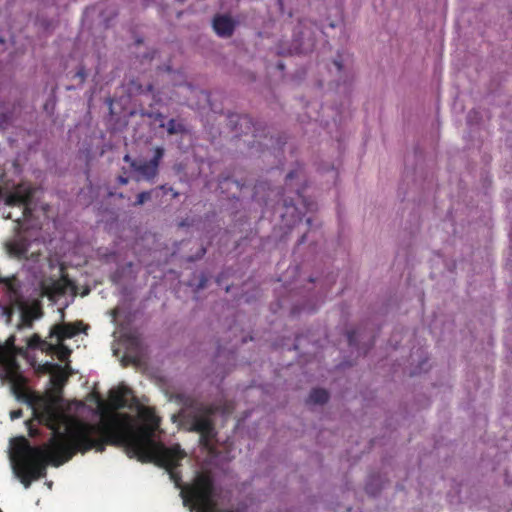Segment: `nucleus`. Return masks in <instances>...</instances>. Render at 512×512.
Here are the masks:
<instances>
[{"mask_svg": "<svg viewBox=\"0 0 512 512\" xmlns=\"http://www.w3.org/2000/svg\"><path fill=\"white\" fill-rule=\"evenodd\" d=\"M102 420L99 423L80 422L71 431L76 450L82 454L95 449L104 452L107 445H123L130 457L142 463H154L165 468L177 488L181 491L191 484L183 486L182 475L178 471L186 452L179 444L166 447L155 441V432L159 428L160 419L150 407H141L139 415L144 421L135 425L132 417L126 413H113L105 416L107 404L98 399Z\"/></svg>", "mask_w": 512, "mask_h": 512, "instance_id": "f257e3e1", "label": "nucleus"}, {"mask_svg": "<svg viewBox=\"0 0 512 512\" xmlns=\"http://www.w3.org/2000/svg\"><path fill=\"white\" fill-rule=\"evenodd\" d=\"M25 402L32 408L33 418L27 420L25 425L28 435L32 438L40 435L34 422L43 424L53 431L49 442L43 446H32L24 436H17L10 440V461L14 475L27 489L32 482L46 476L48 464L59 467L68 462L80 452L76 450L71 431L81 421H75L68 429V435L59 431L61 419V397L54 394L37 396L23 394Z\"/></svg>", "mask_w": 512, "mask_h": 512, "instance_id": "f03ea898", "label": "nucleus"}, {"mask_svg": "<svg viewBox=\"0 0 512 512\" xmlns=\"http://www.w3.org/2000/svg\"><path fill=\"white\" fill-rule=\"evenodd\" d=\"M176 399L182 405L180 416L184 424L188 426V430L199 433L200 446L213 453L215 450L213 440L217 436V431L212 417L218 410L217 406L205 404L184 394L177 395Z\"/></svg>", "mask_w": 512, "mask_h": 512, "instance_id": "7ed1b4c3", "label": "nucleus"}, {"mask_svg": "<svg viewBox=\"0 0 512 512\" xmlns=\"http://www.w3.org/2000/svg\"><path fill=\"white\" fill-rule=\"evenodd\" d=\"M185 505L195 512H216L215 485L210 472H198L191 485L182 490ZM225 512H233L227 510Z\"/></svg>", "mask_w": 512, "mask_h": 512, "instance_id": "20e7f679", "label": "nucleus"}, {"mask_svg": "<svg viewBox=\"0 0 512 512\" xmlns=\"http://www.w3.org/2000/svg\"><path fill=\"white\" fill-rule=\"evenodd\" d=\"M35 194V189L26 183L16 185L11 192L6 194L0 187V201H4L7 206H23L22 216L28 219L32 215L31 204Z\"/></svg>", "mask_w": 512, "mask_h": 512, "instance_id": "39448f33", "label": "nucleus"}, {"mask_svg": "<svg viewBox=\"0 0 512 512\" xmlns=\"http://www.w3.org/2000/svg\"><path fill=\"white\" fill-rule=\"evenodd\" d=\"M128 396L133 397V391L127 387H119L117 389H112L109 392V407L112 410H119L126 407H131L132 405L128 404Z\"/></svg>", "mask_w": 512, "mask_h": 512, "instance_id": "423d86ee", "label": "nucleus"}, {"mask_svg": "<svg viewBox=\"0 0 512 512\" xmlns=\"http://www.w3.org/2000/svg\"><path fill=\"white\" fill-rule=\"evenodd\" d=\"M78 324H72V323H63V324H56L54 325L51 330L49 337H56L57 341L61 343L65 339H70L76 336L80 333V328Z\"/></svg>", "mask_w": 512, "mask_h": 512, "instance_id": "0eeeda50", "label": "nucleus"}, {"mask_svg": "<svg viewBox=\"0 0 512 512\" xmlns=\"http://www.w3.org/2000/svg\"><path fill=\"white\" fill-rule=\"evenodd\" d=\"M212 24L215 33L220 37L228 38L234 33L235 22L228 15H216Z\"/></svg>", "mask_w": 512, "mask_h": 512, "instance_id": "6e6552de", "label": "nucleus"}, {"mask_svg": "<svg viewBox=\"0 0 512 512\" xmlns=\"http://www.w3.org/2000/svg\"><path fill=\"white\" fill-rule=\"evenodd\" d=\"M30 243L25 238H20L8 245V251L19 260H27Z\"/></svg>", "mask_w": 512, "mask_h": 512, "instance_id": "1a4fd4ad", "label": "nucleus"}, {"mask_svg": "<svg viewBox=\"0 0 512 512\" xmlns=\"http://www.w3.org/2000/svg\"><path fill=\"white\" fill-rule=\"evenodd\" d=\"M408 178L407 182V189L404 187L405 183L403 182L398 189V195L402 197V201H405L406 199L411 201V209H414L415 203H414V187H415V177L414 174L411 173V175L406 176Z\"/></svg>", "mask_w": 512, "mask_h": 512, "instance_id": "9d476101", "label": "nucleus"}, {"mask_svg": "<svg viewBox=\"0 0 512 512\" xmlns=\"http://www.w3.org/2000/svg\"><path fill=\"white\" fill-rule=\"evenodd\" d=\"M229 121L231 124L235 125V128H237V125H240L241 133L245 134L248 130H251L253 126L251 118L247 115H230Z\"/></svg>", "mask_w": 512, "mask_h": 512, "instance_id": "9b49d317", "label": "nucleus"}, {"mask_svg": "<svg viewBox=\"0 0 512 512\" xmlns=\"http://www.w3.org/2000/svg\"><path fill=\"white\" fill-rule=\"evenodd\" d=\"M131 166L147 179H153L158 173V169L155 168L154 165H152L149 161H145L140 164L132 162Z\"/></svg>", "mask_w": 512, "mask_h": 512, "instance_id": "f8f14e48", "label": "nucleus"}, {"mask_svg": "<svg viewBox=\"0 0 512 512\" xmlns=\"http://www.w3.org/2000/svg\"><path fill=\"white\" fill-rule=\"evenodd\" d=\"M329 400V394L325 389L315 388L308 397V402L312 404H324Z\"/></svg>", "mask_w": 512, "mask_h": 512, "instance_id": "ddd939ff", "label": "nucleus"}, {"mask_svg": "<svg viewBox=\"0 0 512 512\" xmlns=\"http://www.w3.org/2000/svg\"><path fill=\"white\" fill-rule=\"evenodd\" d=\"M185 131V127L183 124L178 123L175 119H170L167 123V132L170 135H175L179 133H183Z\"/></svg>", "mask_w": 512, "mask_h": 512, "instance_id": "4468645a", "label": "nucleus"}, {"mask_svg": "<svg viewBox=\"0 0 512 512\" xmlns=\"http://www.w3.org/2000/svg\"><path fill=\"white\" fill-rule=\"evenodd\" d=\"M164 156V149L162 147H157L154 151V156L152 159L149 160V162L154 165L155 168L158 169L160 160Z\"/></svg>", "mask_w": 512, "mask_h": 512, "instance_id": "2eb2a0df", "label": "nucleus"}, {"mask_svg": "<svg viewBox=\"0 0 512 512\" xmlns=\"http://www.w3.org/2000/svg\"><path fill=\"white\" fill-rule=\"evenodd\" d=\"M164 156V149L162 147H157L154 151V156L152 159L149 160V162L154 165L155 168L158 169L160 160Z\"/></svg>", "mask_w": 512, "mask_h": 512, "instance_id": "dca6fc26", "label": "nucleus"}, {"mask_svg": "<svg viewBox=\"0 0 512 512\" xmlns=\"http://www.w3.org/2000/svg\"><path fill=\"white\" fill-rule=\"evenodd\" d=\"M151 195H152V191H143V192L139 193L137 195L134 205L138 206V205L144 204L146 201L151 199Z\"/></svg>", "mask_w": 512, "mask_h": 512, "instance_id": "f3484780", "label": "nucleus"}, {"mask_svg": "<svg viewBox=\"0 0 512 512\" xmlns=\"http://www.w3.org/2000/svg\"><path fill=\"white\" fill-rule=\"evenodd\" d=\"M284 206L285 208L289 211L291 210V216L293 218H298L299 219V214L297 213V208L295 207L294 203L292 202V200L290 202H288L287 200L284 201Z\"/></svg>", "mask_w": 512, "mask_h": 512, "instance_id": "a211bd4d", "label": "nucleus"}, {"mask_svg": "<svg viewBox=\"0 0 512 512\" xmlns=\"http://www.w3.org/2000/svg\"><path fill=\"white\" fill-rule=\"evenodd\" d=\"M357 336H358V332L356 330H351V331L347 332L348 343L351 347L356 346Z\"/></svg>", "mask_w": 512, "mask_h": 512, "instance_id": "6ab92c4d", "label": "nucleus"}, {"mask_svg": "<svg viewBox=\"0 0 512 512\" xmlns=\"http://www.w3.org/2000/svg\"><path fill=\"white\" fill-rule=\"evenodd\" d=\"M46 344H47V342L42 340L41 337L37 334H34L30 341V345L34 346V347H41Z\"/></svg>", "mask_w": 512, "mask_h": 512, "instance_id": "aec40b11", "label": "nucleus"}, {"mask_svg": "<svg viewBox=\"0 0 512 512\" xmlns=\"http://www.w3.org/2000/svg\"><path fill=\"white\" fill-rule=\"evenodd\" d=\"M11 120V117L8 113H2L0 115V126L8 125Z\"/></svg>", "mask_w": 512, "mask_h": 512, "instance_id": "412c9836", "label": "nucleus"}, {"mask_svg": "<svg viewBox=\"0 0 512 512\" xmlns=\"http://www.w3.org/2000/svg\"><path fill=\"white\" fill-rule=\"evenodd\" d=\"M23 416V411L22 409H16V410H12L10 412V418L11 420H16V419H19Z\"/></svg>", "mask_w": 512, "mask_h": 512, "instance_id": "4be33fe9", "label": "nucleus"}, {"mask_svg": "<svg viewBox=\"0 0 512 512\" xmlns=\"http://www.w3.org/2000/svg\"><path fill=\"white\" fill-rule=\"evenodd\" d=\"M76 77L80 79L81 82H84L86 79V72L84 67L79 68V70L75 74Z\"/></svg>", "mask_w": 512, "mask_h": 512, "instance_id": "5701e85b", "label": "nucleus"}, {"mask_svg": "<svg viewBox=\"0 0 512 512\" xmlns=\"http://www.w3.org/2000/svg\"><path fill=\"white\" fill-rule=\"evenodd\" d=\"M365 490L368 494L372 495V496H375L378 492V490H374L373 489V486H372V483H367L366 484V487H365Z\"/></svg>", "mask_w": 512, "mask_h": 512, "instance_id": "b1692460", "label": "nucleus"}, {"mask_svg": "<svg viewBox=\"0 0 512 512\" xmlns=\"http://www.w3.org/2000/svg\"><path fill=\"white\" fill-rule=\"evenodd\" d=\"M264 187H265V183H259V184L255 185L254 197H258L260 190H264Z\"/></svg>", "mask_w": 512, "mask_h": 512, "instance_id": "393cba45", "label": "nucleus"}, {"mask_svg": "<svg viewBox=\"0 0 512 512\" xmlns=\"http://www.w3.org/2000/svg\"><path fill=\"white\" fill-rule=\"evenodd\" d=\"M137 91H138L139 93L152 92V91H153V85H152V84H148V85L146 86V88H145V89H142V87H141V86H139V88L137 89Z\"/></svg>", "mask_w": 512, "mask_h": 512, "instance_id": "a878e982", "label": "nucleus"}, {"mask_svg": "<svg viewBox=\"0 0 512 512\" xmlns=\"http://www.w3.org/2000/svg\"><path fill=\"white\" fill-rule=\"evenodd\" d=\"M0 283H6L9 287L10 290H12V284H11V281L9 279H2L0 278Z\"/></svg>", "mask_w": 512, "mask_h": 512, "instance_id": "bb28decb", "label": "nucleus"}, {"mask_svg": "<svg viewBox=\"0 0 512 512\" xmlns=\"http://www.w3.org/2000/svg\"><path fill=\"white\" fill-rule=\"evenodd\" d=\"M118 181H119V183H120V184H122V185H125V184H127V183H128V179H127V178H125V177H123V176H119Z\"/></svg>", "mask_w": 512, "mask_h": 512, "instance_id": "cd10ccee", "label": "nucleus"}, {"mask_svg": "<svg viewBox=\"0 0 512 512\" xmlns=\"http://www.w3.org/2000/svg\"><path fill=\"white\" fill-rule=\"evenodd\" d=\"M295 176V172L294 171H291L287 174L286 176V180L289 181L291 180L293 177Z\"/></svg>", "mask_w": 512, "mask_h": 512, "instance_id": "c85d7f7f", "label": "nucleus"}, {"mask_svg": "<svg viewBox=\"0 0 512 512\" xmlns=\"http://www.w3.org/2000/svg\"><path fill=\"white\" fill-rule=\"evenodd\" d=\"M59 348L63 350V352H65L66 354L70 353L69 349L62 344H59Z\"/></svg>", "mask_w": 512, "mask_h": 512, "instance_id": "c756f323", "label": "nucleus"}, {"mask_svg": "<svg viewBox=\"0 0 512 512\" xmlns=\"http://www.w3.org/2000/svg\"><path fill=\"white\" fill-rule=\"evenodd\" d=\"M334 64H335V66L337 67V69H338V70H341V69H342V64H341V62H340V61L335 60V61H334Z\"/></svg>", "mask_w": 512, "mask_h": 512, "instance_id": "7c9ffc66", "label": "nucleus"}, {"mask_svg": "<svg viewBox=\"0 0 512 512\" xmlns=\"http://www.w3.org/2000/svg\"><path fill=\"white\" fill-rule=\"evenodd\" d=\"M123 160H124L125 162H127V163H130V164H132V162H133V161L131 160V157H130L129 155H125V156H124V158H123Z\"/></svg>", "mask_w": 512, "mask_h": 512, "instance_id": "2f4dec72", "label": "nucleus"}, {"mask_svg": "<svg viewBox=\"0 0 512 512\" xmlns=\"http://www.w3.org/2000/svg\"><path fill=\"white\" fill-rule=\"evenodd\" d=\"M277 67H278V69L283 70L284 69V64L282 62H279L277 64Z\"/></svg>", "mask_w": 512, "mask_h": 512, "instance_id": "473e14b6", "label": "nucleus"}, {"mask_svg": "<svg viewBox=\"0 0 512 512\" xmlns=\"http://www.w3.org/2000/svg\"><path fill=\"white\" fill-rule=\"evenodd\" d=\"M16 222L20 225L21 224V221L20 219H17Z\"/></svg>", "mask_w": 512, "mask_h": 512, "instance_id": "72a5a7b5", "label": "nucleus"}]
</instances>
